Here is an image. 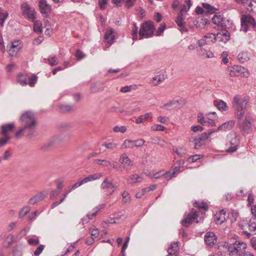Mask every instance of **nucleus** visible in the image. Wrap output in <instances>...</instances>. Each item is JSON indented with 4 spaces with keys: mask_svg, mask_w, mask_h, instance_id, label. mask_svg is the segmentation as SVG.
<instances>
[{
    "mask_svg": "<svg viewBox=\"0 0 256 256\" xmlns=\"http://www.w3.org/2000/svg\"><path fill=\"white\" fill-rule=\"evenodd\" d=\"M19 121L22 126L16 131L15 137L17 139L22 138L26 134V136L31 138L34 135L35 128L37 125L34 114L31 111H26L22 113Z\"/></svg>",
    "mask_w": 256,
    "mask_h": 256,
    "instance_id": "f257e3e1",
    "label": "nucleus"
},
{
    "mask_svg": "<svg viewBox=\"0 0 256 256\" xmlns=\"http://www.w3.org/2000/svg\"><path fill=\"white\" fill-rule=\"evenodd\" d=\"M249 100L246 97H234V106L238 119H242L244 114Z\"/></svg>",
    "mask_w": 256,
    "mask_h": 256,
    "instance_id": "f03ea898",
    "label": "nucleus"
},
{
    "mask_svg": "<svg viewBox=\"0 0 256 256\" xmlns=\"http://www.w3.org/2000/svg\"><path fill=\"white\" fill-rule=\"evenodd\" d=\"M155 27L152 21H147L142 23L139 31V39L152 36Z\"/></svg>",
    "mask_w": 256,
    "mask_h": 256,
    "instance_id": "7ed1b4c3",
    "label": "nucleus"
},
{
    "mask_svg": "<svg viewBox=\"0 0 256 256\" xmlns=\"http://www.w3.org/2000/svg\"><path fill=\"white\" fill-rule=\"evenodd\" d=\"M242 230L248 228L249 232L244 231V233L250 238L251 234H256V218H250L248 221L244 220H242L239 224Z\"/></svg>",
    "mask_w": 256,
    "mask_h": 256,
    "instance_id": "20e7f679",
    "label": "nucleus"
},
{
    "mask_svg": "<svg viewBox=\"0 0 256 256\" xmlns=\"http://www.w3.org/2000/svg\"><path fill=\"white\" fill-rule=\"evenodd\" d=\"M227 70L229 72L230 76H244L248 77L250 73L248 70L240 66H228Z\"/></svg>",
    "mask_w": 256,
    "mask_h": 256,
    "instance_id": "39448f33",
    "label": "nucleus"
},
{
    "mask_svg": "<svg viewBox=\"0 0 256 256\" xmlns=\"http://www.w3.org/2000/svg\"><path fill=\"white\" fill-rule=\"evenodd\" d=\"M242 28L246 32L248 28L252 26L253 28H256L255 20L250 14H243L240 19Z\"/></svg>",
    "mask_w": 256,
    "mask_h": 256,
    "instance_id": "423d86ee",
    "label": "nucleus"
},
{
    "mask_svg": "<svg viewBox=\"0 0 256 256\" xmlns=\"http://www.w3.org/2000/svg\"><path fill=\"white\" fill-rule=\"evenodd\" d=\"M228 142L231 145L227 150L229 152H235L240 144V136L236 133H230L228 136Z\"/></svg>",
    "mask_w": 256,
    "mask_h": 256,
    "instance_id": "0eeeda50",
    "label": "nucleus"
},
{
    "mask_svg": "<svg viewBox=\"0 0 256 256\" xmlns=\"http://www.w3.org/2000/svg\"><path fill=\"white\" fill-rule=\"evenodd\" d=\"M38 77L33 75L31 77H28L26 74H20L18 76V80L22 86L29 84L30 86H34L36 84Z\"/></svg>",
    "mask_w": 256,
    "mask_h": 256,
    "instance_id": "6e6552de",
    "label": "nucleus"
},
{
    "mask_svg": "<svg viewBox=\"0 0 256 256\" xmlns=\"http://www.w3.org/2000/svg\"><path fill=\"white\" fill-rule=\"evenodd\" d=\"M233 246L236 252V256H254L250 252H245L246 248V244L245 242L236 241L233 244Z\"/></svg>",
    "mask_w": 256,
    "mask_h": 256,
    "instance_id": "1a4fd4ad",
    "label": "nucleus"
},
{
    "mask_svg": "<svg viewBox=\"0 0 256 256\" xmlns=\"http://www.w3.org/2000/svg\"><path fill=\"white\" fill-rule=\"evenodd\" d=\"M198 217V212L196 210L192 209L190 213L184 214V218L181 222L182 224L184 226L187 227L193 222H198V221L197 220Z\"/></svg>",
    "mask_w": 256,
    "mask_h": 256,
    "instance_id": "9d476101",
    "label": "nucleus"
},
{
    "mask_svg": "<svg viewBox=\"0 0 256 256\" xmlns=\"http://www.w3.org/2000/svg\"><path fill=\"white\" fill-rule=\"evenodd\" d=\"M104 204H102L92 209L93 212L92 213L88 214L85 216H84L81 219V222L82 224H88L90 222V220H92L93 218L95 217L97 215L98 212L102 210L104 208Z\"/></svg>",
    "mask_w": 256,
    "mask_h": 256,
    "instance_id": "9b49d317",
    "label": "nucleus"
},
{
    "mask_svg": "<svg viewBox=\"0 0 256 256\" xmlns=\"http://www.w3.org/2000/svg\"><path fill=\"white\" fill-rule=\"evenodd\" d=\"M102 190H108V193L111 195L116 190V186L112 182V178L110 177H106L100 185Z\"/></svg>",
    "mask_w": 256,
    "mask_h": 256,
    "instance_id": "f8f14e48",
    "label": "nucleus"
},
{
    "mask_svg": "<svg viewBox=\"0 0 256 256\" xmlns=\"http://www.w3.org/2000/svg\"><path fill=\"white\" fill-rule=\"evenodd\" d=\"M22 10L23 15L26 18L29 20H34L36 18L34 10H32L27 3L24 2L22 4Z\"/></svg>",
    "mask_w": 256,
    "mask_h": 256,
    "instance_id": "ddd939ff",
    "label": "nucleus"
},
{
    "mask_svg": "<svg viewBox=\"0 0 256 256\" xmlns=\"http://www.w3.org/2000/svg\"><path fill=\"white\" fill-rule=\"evenodd\" d=\"M38 6L43 16L47 18L48 14L51 12V6L47 2L46 0H39Z\"/></svg>",
    "mask_w": 256,
    "mask_h": 256,
    "instance_id": "4468645a",
    "label": "nucleus"
},
{
    "mask_svg": "<svg viewBox=\"0 0 256 256\" xmlns=\"http://www.w3.org/2000/svg\"><path fill=\"white\" fill-rule=\"evenodd\" d=\"M214 35L215 40L219 42L226 43L230 39V34L226 29L222 30L216 34H214Z\"/></svg>",
    "mask_w": 256,
    "mask_h": 256,
    "instance_id": "2eb2a0df",
    "label": "nucleus"
},
{
    "mask_svg": "<svg viewBox=\"0 0 256 256\" xmlns=\"http://www.w3.org/2000/svg\"><path fill=\"white\" fill-rule=\"evenodd\" d=\"M19 40L14 41L10 42L7 46V50L10 56H16L20 50V46H19Z\"/></svg>",
    "mask_w": 256,
    "mask_h": 256,
    "instance_id": "dca6fc26",
    "label": "nucleus"
},
{
    "mask_svg": "<svg viewBox=\"0 0 256 256\" xmlns=\"http://www.w3.org/2000/svg\"><path fill=\"white\" fill-rule=\"evenodd\" d=\"M116 36L115 31L110 28H106L104 38V42L107 44L111 45L114 41Z\"/></svg>",
    "mask_w": 256,
    "mask_h": 256,
    "instance_id": "f3484780",
    "label": "nucleus"
},
{
    "mask_svg": "<svg viewBox=\"0 0 256 256\" xmlns=\"http://www.w3.org/2000/svg\"><path fill=\"white\" fill-rule=\"evenodd\" d=\"M239 125L241 130L243 132L248 134L251 132L252 124L250 119L247 116L243 122H240Z\"/></svg>",
    "mask_w": 256,
    "mask_h": 256,
    "instance_id": "a211bd4d",
    "label": "nucleus"
},
{
    "mask_svg": "<svg viewBox=\"0 0 256 256\" xmlns=\"http://www.w3.org/2000/svg\"><path fill=\"white\" fill-rule=\"evenodd\" d=\"M120 162L124 165V168L126 172H128L132 166L131 160L125 154H122L120 158Z\"/></svg>",
    "mask_w": 256,
    "mask_h": 256,
    "instance_id": "6ab92c4d",
    "label": "nucleus"
},
{
    "mask_svg": "<svg viewBox=\"0 0 256 256\" xmlns=\"http://www.w3.org/2000/svg\"><path fill=\"white\" fill-rule=\"evenodd\" d=\"M216 236L212 232H208L204 236V241L207 245L212 246L216 242Z\"/></svg>",
    "mask_w": 256,
    "mask_h": 256,
    "instance_id": "aec40b11",
    "label": "nucleus"
},
{
    "mask_svg": "<svg viewBox=\"0 0 256 256\" xmlns=\"http://www.w3.org/2000/svg\"><path fill=\"white\" fill-rule=\"evenodd\" d=\"M212 22L218 26L224 28L226 26V20L220 15H214L212 18Z\"/></svg>",
    "mask_w": 256,
    "mask_h": 256,
    "instance_id": "412c9836",
    "label": "nucleus"
},
{
    "mask_svg": "<svg viewBox=\"0 0 256 256\" xmlns=\"http://www.w3.org/2000/svg\"><path fill=\"white\" fill-rule=\"evenodd\" d=\"M142 176L134 174L129 176L127 179V183L128 184H134L142 182Z\"/></svg>",
    "mask_w": 256,
    "mask_h": 256,
    "instance_id": "4be33fe9",
    "label": "nucleus"
},
{
    "mask_svg": "<svg viewBox=\"0 0 256 256\" xmlns=\"http://www.w3.org/2000/svg\"><path fill=\"white\" fill-rule=\"evenodd\" d=\"M45 194H44V192H41L40 193L34 196L32 198H30L29 200L28 203L30 204H34L37 202L43 200Z\"/></svg>",
    "mask_w": 256,
    "mask_h": 256,
    "instance_id": "5701e85b",
    "label": "nucleus"
},
{
    "mask_svg": "<svg viewBox=\"0 0 256 256\" xmlns=\"http://www.w3.org/2000/svg\"><path fill=\"white\" fill-rule=\"evenodd\" d=\"M234 121L233 120H231L227 122H226L221 124L220 126L218 128L217 130H230L234 126Z\"/></svg>",
    "mask_w": 256,
    "mask_h": 256,
    "instance_id": "b1692460",
    "label": "nucleus"
},
{
    "mask_svg": "<svg viewBox=\"0 0 256 256\" xmlns=\"http://www.w3.org/2000/svg\"><path fill=\"white\" fill-rule=\"evenodd\" d=\"M226 212L224 211V210L220 211L214 216V219L216 222L220 224H222L226 220Z\"/></svg>",
    "mask_w": 256,
    "mask_h": 256,
    "instance_id": "393cba45",
    "label": "nucleus"
},
{
    "mask_svg": "<svg viewBox=\"0 0 256 256\" xmlns=\"http://www.w3.org/2000/svg\"><path fill=\"white\" fill-rule=\"evenodd\" d=\"M102 174L101 173L94 174L88 176L82 179L83 184H86L88 182L98 180L102 177Z\"/></svg>",
    "mask_w": 256,
    "mask_h": 256,
    "instance_id": "a878e982",
    "label": "nucleus"
},
{
    "mask_svg": "<svg viewBox=\"0 0 256 256\" xmlns=\"http://www.w3.org/2000/svg\"><path fill=\"white\" fill-rule=\"evenodd\" d=\"M166 78V76L164 75H158L152 78L151 80L150 84L152 86H156L162 83Z\"/></svg>",
    "mask_w": 256,
    "mask_h": 256,
    "instance_id": "bb28decb",
    "label": "nucleus"
},
{
    "mask_svg": "<svg viewBox=\"0 0 256 256\" xmlns=\"http://www.w3.org/2000/svg\"><path fill=\"white\" fill-rule=\"evenodd\" d=\"M250 54L248 52H240L238 58L239 62L241 63H244L250 59Z\"/></svg>",
    "mask_w": 256,
    "mask_h": 256,
    "instance_id": "cd10ccee",
    "label": "nucleus"
},
{
    "mask_svg": "<svg viewBox=\"0 0 256 256\" xmlns=\"http://www.w3.org/2000/svg\"><path fill=\"white\" fill-rule=\"evenodd\" d=\"M2 134L4 136H7L6 134L12 130L14 128V123L8 124H4L2 126Z\"/></svg>",
    "mask_w": 256,
    "mask_h": 256,
    "instance_id": "c85d7f7f",
    "label": "nucleus"
},
{
    "mask_svg": "<svg viewBox=\"0 0 256 256\" xmlns=\"http://www.w3.org/2000/svg\"><path fill=\"white\" fill-rule=\"evenodd\" d=\"M184 16L182 12H179L178 14V16L176 19V23L177 25L181 27L182 28H184Z\"/></svg>",
    "mask_w": 256,
    "mask_h": 256,
    "instance_id": "c756f323",
    "label": "nucleus"
},
{
    "mask_svg": "<svg viewBox=\"0 0 256 256\" xmlns=\"http://www.w3.org/2000/svg\"><path fill=\"white\" fill-rule=\"evenodd\" d=\"M178 242H174L172 243L170 246L168 250V256H170L175 254L178 248Z\"/></svg>",
    "mask_w": 256,
    "mask_h": 256,
    "instance_id": "7c9ffc66",
    "label": "nucleus"
},
{
    "mask_svg": "<svg viewBox=\"0 0 256 256\" xmlns=\"http://www.w3.org/2000/svg\"><path fill=\"white\" fill-rule=\"evenodd\" d=\"M180 167L178 166H176L173 169V172H166L165 178L167 180H170L171 178L174 176V174L180 171Z\"/></svg>",
    "mask_w": 256,
    "mask_h": 256,
    "instance_id": "2f4dec72",
    "label": "nucleus"
},
{
    "mask_svg": "<svg viewBox=\"0 0 256 256\" xmlns=\"http://www.w3.org/2000/svg\"><path fill=\"white\" fill-rule=\"evenodd\" d=\"M190 140L194 142V148L196 149L199 148L204 142L202 140H200V136H198L195 138H192L190 139Z\"/></svg>",
    "mask_w": 256,
    "mask_h": 256,
    "instance_id": "473e14b6",
    "label": "nucleus"
},
{
    "mask_svg": "<svg viewBox=\"0 0 256 256\" xmlns=\"http://www.w3.org/2000/svg\"><path fill=\"white\" fill-rule=\"evenodd\" d=\"M246 4H248L246 9L248 11L256 13V1L249 0Z\"/></svg>",
    "mask_w": 256,
    "mask_h": 256,
    "instance_id": "72a5a7b5",
    "label": "nucleus"
},
{
    "mask_svg": "<svg viewBox=\"0 0 256 256\" xmlns=\"http://www.w3.org/2000/svg\"><path fill=\"white\" fill-rule=\"evenodd\" d=\"M134 140H126L121 146L122 148H132L134 147Z\"/></svg>",
    "mask_w": 256,
    "mask_h": 256,
    "instance_id": "f704fd0d",
    "label": "nucleus"
},
{
    "mask_svg": "<svg viewBox=\"0 0 256 256\" xmlns=\"http://www.w3.org/2000/svg\"><path fill=\"white\" fill-rule=\"evenodd\" d=\"M8 12L0 8V25L2 27L4 26L5 20L8 18Z\"/></svg>",
    "mask_w": 256,
    "mask_h": 256,
    "instance_id": "c9c22d12",
    "label": "nucleus"
},
{
    "mask_svg": "<svg viewBox=\"0 0 256 256\" xmlns=\"http://www.w3.org/2000/svg\"><path fill=\"white\" fill-rule=\"evenodd\" d=\"M34 30L38 34H42V24L41 22L36 20L34 24Z\"/></svg>",
    "mask_w": 256,
    "mask_h": 256,
    "instance_id": "e433bc0d",
    "label": "nucleus"
},
{
    "mask_svg": "<svg viewBox=\"0 0 256 256\" xmlns=\"http://www.w3.org/2000/svg\"><path fill=\"white\" fill-rule=\"evenodd\" d=\"M184 103V101L182 100H172L170 101L169 102L166 103L165 104V106L168 107L172 106L176 107L180 105L183 104Z\"/></svg>",
    "mask_w": 256,
    "mask_h": 256,
    "instance_id": "4c0bfd02",
    "label": "nucleus"
},
{
    "mask_svg": "<svg viewBox=\"0 0 256 256\" xmlns=\"http://www.w3.org/2000/svg\"><path fill=\"white\" fill-rule=\"evenodd\" d=\"M94 162L105 167L112 166V163L106 160L96 159Z\"/></svg>",
    "mask_w": 256,
    "mask_h": 256,
    "instance_id": "58836bf2",
    "label": "nucleus"
},
{
    "mask_svg": "<svg viewBox=\"0 0 256 256\" xmlns=\"http://www.w3.org/2000/svg\"><path fill=\"white\" fill-rule=\"evenodd\" d=\"M185 3L187 5V6H186V5L184 4L182 6L180 12H182V14H183L184 12H187L190 10L191 6L192 5L190 0H186Z\"/></svg>",
    "mask_w": 256,
    "mask_h": 256,
    "instance_id": "ea45409f",
    "label": "nucleus"
},
{
    "mask_svg": "<svg viewBox=\"0 0 256 256\" xmlns=\"http://www.w3.org/2000/svg\"><path fill=\"white\" fill-rule=\"evenodd\" d=\"M60 110L62 112H68L72 109V106L66 104H61L59 106Z\"/></svg>",
    "mask_w": 256,
    "mask_h": 256,
    "instance_id": "a19ab883",
    "label": "nucleus"
},
{
    "mask_svg": "<svg viewBox=\"0 0 256 256\" xmlns=\"http://www.w3.org/2000/svg\"><path fill=\"white\" fill-rule=\"evenodd\" d=\"M180 157H183L186 154L187 150L184 148H180L174 151Z\"/></svg>",
    "mask_w": 256,
    "mask_h": 256,
    "instance_id": "79ce46f5",
    "label": "nucleus"
},
{
    "mask_svg": "<svg viewBox=\"0 0 256 256\" xmlns=\"http://www.w3.org/2000/svg\"><path fill=\"white\" fill-rule=\"evenodd\" d=\"M138 28L136 23L133 24V26L132 28V36L134 40H136L138 39Z\"/></svg>",
    "mask_w": 256,
    "mask_h": 256,
    "instance_id": "37998d69",
    "label": "nucleus"
},
{
    "mask_svg": "<svg viewBox=\"0 0 256 256\" xmlns=\"http://www.w3.org/2000/svg\"><path fill=\"white\" fill-rule=\"evenodd\" d=\"M113 130L115 132H120L122 133H124L126 132L127 128L126 126H116L113 128Z\"/></svg>",
    "mask_w": 256,
    "mask_h": 256,
    "instance_id": "c03bdc74",
    "label": "nucleus"
},
{
    "mask_svg": "<svg viewBox=\"0 0 256 256\" xmlns=\"http://www.w3.org/2000/svg\"><path fill=\"white\" fill-rule=\"evenodd\" d=\"M202 6L204 8L208 10L206 12L210 14L214 13V10H216V9L214 7L206 3H202Z\"/></svg>",
    "mask_w": 256,
    "mask_h": 256,
    "instance_id": "a18cd8bd",
    "label": "nucleus"
},
{
    "mask_svg": "<svg viewBox=\"0 0 256 256\" xmlns=\"http://www.w3.org/2000/svg\"><path fill=\"white\" fill-rule=\"evenodd\" d=\"M216 106L220 110H226L228 106L225 102L222 100H220L217 104Z\"/></svg>",
    "mask_w": 256,
    "mask_h": 256,
    "instance_id": "49530a36",
    "label": "nucleus"
},
{
    "mask_svg": "<svg viewBox=\"0 0 256 256\" xmlns=\"http://www.w3.org/2000/svg\"><path fill=\"white\" fill-rule=\"evenodd\" d=\"M194 206H197L200 210H207L208 207L206 202H202V204L198 203L197 202H194Z\"/></svg>",
    "mask_w": 256,
    "mask_h": 256,
    "instance_id": "de8ad7c7",
    "label": "nucleus"
},
{
    "mask_svg": "<svg viewBox=\"0 0 256 256\" xmlns=\"http://www.w3.org/2000/svg\"><path fill=\"white\" fill-rule=\"evenodd\" d=\"M166 172L164 171H160L154 174L152 176H151V178H158L160 177H163L164 178H165Z\"/></svg>",
    "mask_w": 256,
    "mask_h": 256,
    "instance_id": "09e8293b",
    "label": "nucleus"
},
{
    "mask_svg": "<svg viewBox=\"0 0 256 256\" xmlns=\"http://www.w3.org/2000/svg\"><path fill=\"white\" fill-rule=\"evenodd\" d=\"M102 146H105L107 148L114 150L117 148L118 144L116 143H113V142H110V143L104 142L102 144Z\"/></svg>",
    "mask_w": 256,
    "mask_h": 256,
    "instance_id": "8fccbe9b",
    "label": "nucleus"
},
{
    "mask_svg": "<svg viewBox=\"0 0 256 256\" xmlns=\"http://www.w3.org/2000/svg\"><path fill=\"white\" fill-rule=\"evenodd\" d=\"M30 211V208L29 206H24L20 212L19 216L20 217H22L26 215Z\"/></svg>",
    "mask_w": 256,
    "mask_h": 256,
    "instance_id": "3c124183",
    "label": "nucleus"
},
{
    "mask_svg": "<svg viewBox=\"0 0 256 256\" xmlns=\"http://www.w3.org/2000/svg\"><path fill=\"white\" fill-rule=\"evenodd\" d=\"M202 158V155L196 154L194 156H191L188 158V161L190 162H196L197 160L201 158Z\"/></svg>",
    "mask_w": 256,
    "mask_h": 256,
    "instance_id": "603ef678",
    "label": "nucleus"
},
{
    "mask_svg": "<svg viewBox=\"0 0 256 256\" xmlns=\"http://www.w3.org/2000/svg\"><path fill=\"white\" fill-rule=\"evenodd\" d=\"M90 234L92 236V238H98L99 236V230H98L96 228H91L90 230Z\"/></svg>",
    "mask_w": 256,
    "mask_h": 256,
    "instance_id": "864d4df0",
    "label": "nucleus"
},
{
    "mask_svg": "<svg viewBox=\"0 0 256 256\" xmlns=\"http://www.w3.org/2000/svg\"><path fill=\"white\" fill-rule=\"evenodd\" d=\"M84 184L82 180L76 182L68 190V192H70L71 191L74 190L76 188Z\"/></svg>",
    "mask_w": 256,
    "mask_h": 256,
    "instance_id": "5fc2aeb1",
    "label": "nucleus"
},
{
    "mask_svg": "<svg viewBox=\"0 0 256 256\" xmlns=\"http://www.w3.org/2000/svg\"><path fill=\"white\" fill-rule=\"evenodd\" d=\"M49 64L52 66H56L58 64V60L56 56H50L48 59Z\"/></svg>",
    "mask_w": 256,
    "mask_h": 256,
    "instance_id": "6e6d98bb",
    "label": "nucleus"
},
{
    "mask_svg": "<svg viewBox=\"0 0 256 256\" xmlns=\"http://www.w3.org/2000/svg\"><path fill=\"white\" fill-rule=\"evenodd\" d=\"M206 118L210 120H214L218 118L217 114L216 112H210L206 115Z\"/></svg>",
    "mask_w": 256,
    "mask_h": 256,
    "instance_id": "4d7b16f0",
    "label": "nucleus"
},
{
    "mask_svg": "<svg viewBox=\"0 0 256 256\" xmlns=\"http://www.w3.org/2000/svg\"><path fill=\"white\" fill-rule=\"evenodd\" d=\"M76 57L78 60H81L83 58L85 57V54L83 53V52L80 50H78L76 52Z\"/></svg>",
    "mask_w": 256,
    "mask_h": 256,
    "instance_id": "13d9d810",
    "label": "nucleus"
},
{
    "mask_svg": "<svg viewBox=\"0 0 256 256\" xmlns=\"http://www.w3.org/2000/svg\"><path fill=\"white\" fill-rule=\"evenodd\" d=\"M152 130H160V131H163L164 130L165 128L161 125V124H154L153 125L152 128Z\"/></svg>",
    "mask_w": 256,
    "mask_h": 256,
    "instance_id": "bf43d9fd",
    "label": "nucleus"
},
{
    "mask_svg": "<svg viewBox=\"0 0 256 256\" xmlns=\"http://www.w3.org/2000/svg\"><path fill=\"white\" fill-rule=\"evenodd\" d=\"M124 0V2H125V6L127 8H132L134 6L136 0Z\"/></svg>",
    "mask_w": 256,
    "mask_h": 256,
    "instance_id": "052dcab7",
    "label": "nucleus"
},
{
    "mask_svg": "<svg viewBox=\"0 0 256 256\" xmlns=\"http://www.w3.org/2000/svg\"><path fill=\"white\" fill-rule=\"evenodd\" d=\"M40 242L38 238H30L28 240V243L29 244L32 246H36Z\"/></svg>",
    "mask_w": 256,
    "mask_h": 256,
    "instance_id": "680f3d73",
    "label": "nucleus"
},
{
    "mask_svg": "<svg viewBox=\"0 0 256 256\" xmlns=\"http://www.w3.org/2000/svg\"><path fill=\"white\" fill-rule=\"evenodd\" d=\"M44 249V246L41 244L36 249V250L34 252V254L35 256H38L40 254L41 252H42V250Z\"/></svg>",
    "mask_w": 256,
    "mask_h": 256,
    "instance_id": "e2e57ef3",
    "label": "nucleus"
},
{
    "mask_svg": "<svg viewBox=\"0 0 256 256\" xmlns=\"http://www.w3.org/2000/svg\"><path fill=\"white\" fill-rule=\"evenodd\" d=\"M134 146L138 148L142 146L144 144L145 140L143 139H140L134 140Z\"/></svg>",
    "mask_w": 256,
    "mask_h": 256,
    "instance_id": "0e129e2a",
    "label": "nucleus"
},
{
    "mask_svg": "<svg viewBox=\"0 0 256 256\" xmlns=\"http://www.w3.org/2000/svg\"><path fill=\"white\" fill-rule=\"evenodd\" d=\"M206 119L202 113H199L198 115V121L201 124H206Z\"/></svg>",
    "mask_w": 256,
    "mask_h": 256,
    "instance_id": "69168bd1",
    "label": "nucleus"
},
{
    "mask_svg": "<svg viewBox=\"0 0 256 256\" xmlns=\"http://www.w3.org/2000/svg\"><path fill=\"white\" fill-rule=\"evenodd\" d=\"M44 40V38L43 36H39L34 40L33 44L34 45H38L41 44Z\"/></svg>",
    "mask_w": 256,
    "mask_h": 256,
    "instance_id": "338daca9",
    "label": "nucleus"
},
{
    "mask_svg": "<svg viewBox=\"0 0 256 256\" xmlns=\"http://www.w3.org/2000/svg\"><path fill=\"white\" fill-rule=\"evenodd\" d=\"M122 202H127L130 200L129 194L126 192H124L122 194Z\"/></svg>",
    "mask_w": 256,
    "mask_h": 256,
    "instance_id": "774afa93",
    "label": "nucleus"
}]
</instances>
